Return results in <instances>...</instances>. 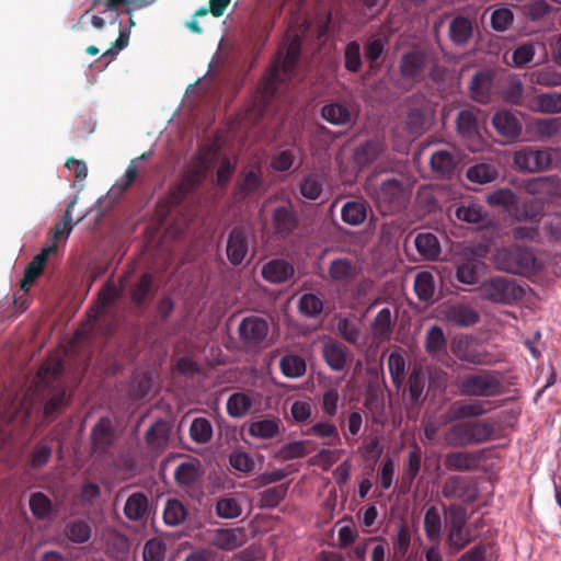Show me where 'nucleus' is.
<instances>
[{
    "instance_id": "f257e3e1",
    "label": "nucleus",
    "mask_w": 561,
    "mask_h": 561,
    "mask_svg": "<svg viewBox=\"0 0 561 561\" xmlns=\"http://www.w3.org/2000/svg\"><path fill=\"white\" fill-rule=\"evenodd\" d=\"M60 370V360L53 357L46 360L41 370L38 371V381L35 389L27 392L22 401L19 403V408L13 405L14 413L8 412L3 417L8 422L14 420L19 422H25L30 415L31 408L33 405V399L35 394H41L44 401V414L46 416H53L59 413L68 403L69 396L67 394L66 388L57 382L49 385V378L58 375Z\"/></svg>"
},
{
    "instance_id": "f03ea898",
    "label": "nucleus",
    "mask_w": 561,
    "mask_h": 561,
    "mask_svg": "<svg viewBox=\"0 0 561 561\" xmlns=\"http://www.w3.org/2000/svg\"><path fill=\"white\" fill-rule=\"evenodd\" d=\"M497 270L519 275H530L540 270V263L528 249H499L494 255Z\"/></svg>"
},
{
    "instance_id": "7ed1b4c3",
    "label": "nucleus",
    "mask_w": 561,
    "mask_h": 561,
    "mask_svg": "<svg viewBox=\"0 0 561 561\" xmlns=\"http://www.w3.org/2000/svg\"><path fill=\"white\" fill-rule=\"evenodd\" d=\"M489 252L485 244H476L465 247L458 254L456 263V278L459 283L474 285L481 273L485 270V264L481 262Z\"/></svg>"
},
{
    "instance_id": "20e7f679",
    "label": "nucleus",
    "mask_w": 561,
    "mask_h": 561,
    "mask_svg": "<svg viewBox=\"0 0 561 561\" xmlns=\"http://www.w3.org/2000/svg\"><path fill=\"white\" fill-rule=\"evenodd\" d=\"M299 51L300 38L298 35H295L287 45L286 56L284 58L278 57L274 61L267 77L265 78L262 87V94L264 98L273 96L276 91V85L289 77L290 72L295 68Z\"/></svg>"
},
{
    "instance_id": "39448f33",
    "label": "nucleus",
    "mask_w": 561,
    "mask_h": 561,
    "mask_svg": "<svg viewBox=\"0 0 561 561\" xmlns=\"http://www.w3.org/2000/svg\"><path fill=\"white\" fill-rule=\"evenodd\" d=\"M367 191L380 207H385L388 210L402 206L410 193L407 185L393 178L385 180L379 186H376L373 179H369Z\"/></svg>"
},
{
    "instance_id": "423d86ee",
    "label": "nucleus",
    "mask_w": 561,
    "mask_h": 561,
    "mask_svg": "<svg viewBox=\"0 0 561 561\" xmlns=\"http://www.w3.org/2000/svg\"><path fill=\"white\" fill-rule=\"evenodd\" d=\"M457 387L461 394L469 397H495L503 389L500 378L489 371L468 375Z\"/></svg>"
},
{
    "instance_id": "0eeeda50",
    "label": "nucleus",
    "mask_w": 561,
    "mask_h": 561,
    "mask_svg": "<svg viewBox=\"0 0 561 561\" xmlns=\"http://www.w3.org/2000/svg\"><path fill=\"white\" fill-rule=\"evenodd\" d=\"M479 291L483 299L501 304H511L524 296V290L520 286L502 277L483 282L479 287Z\"/></svg>"
},
{
    "instance_id": "6e6552de",
    "label": "nucleus",
    "mask_w": 561,
    "mask_h": 561,
    "mask_svg": "<svg viewBox=\"0 0 561 561\" xmlns=\"http://www.w3.org/2000/svg\"><path fill=\"white\" fill-rule=\"evenodd\" d=\"M447 514V543L454 552H457L469 545L472 539L470 531L466 528V511L457 505H450Z\"/></svg>"
},
{
    "instance_id": "1a4fd4ad",
    "label": "nucleus",
    "mask_w": 561,
    "mask_h": 561,
    "mask_svg": "<svg viewBox=\"0 0 561 561\" xmlns=\"http://www.w3.org/2000/svg\"><path fill=\"white\" fill-rule=\"evenodd\" d=\"M513 162L522 172L537 173L548 170L552 159L549 150L526 147L514 152Z\"/></svg>"
},
{
    "instance_id": "9d476101",
    "label": "nucleus",
    "mask_w": 561,
    "mask_h": 561,
    "mask_svg": "<svg viewBox=\"0 0 561 561\" xmlns=\"http://www.w3.org/2000/svg\"><path fill=\"white\" fill-rule=\"evenodd\" d=\"M138 172L139 165H137V160H131L125 171L124 176L110 188L104 197L96 202L94 210L98 211V217L102 216L103 208H108L111 204L117 201L121 195L135 182L138 176Z\"/></svg>"
},
{
    "instance_id": "9b49d317",
    "label": "nucleus",
    "mask_w": 561,
    "mask_h": 561,
    "mask_svg": "<svg viewBox=\"0 0 561 561\" xmlns=\"http://www.w3.org/2000/svg\"><path fill=\"white\" fill-rule=\"evenodd\" d=\"M211 165L210 150L201 153L199 157L187 168L185 176L179 186V193L185 195L205 179Z\"/></svg>"
},
{
    "instance_id": "f8f14e48",
    "label": "nucleus",
    "mask_w": 561,
    "mask_h": 561,
    "mask_svg": "<svg viewBox=\"0 0 561 561\" xmlns=\"http://www.w3.org/2000/svg\"><path fill=\"white\" fill-rule=\"evenodd\" d=\"M428 60L425 54L412 51L404 55L400 61V72L407 80L420 81L426 73Z\"/></svg>"
},
{
    "instance_id": "ddd939ff",
    "label": "nucleus",
    "mask_w": 561,
    "mask_h": 561,
    "mask_svg": "<svg viewBox=\"0 0 561 561\" xmlns=\"http://www.w3.org/2000/svg\"><path fill=\"white\" fill-rule=\"evenodd\" d=\"M450 351L460 360L469 364H480L482 362L481 354L478 351V342L476 339L459 334L450 341Z\"/></svg>"
},
{
    "instance_id": "4468645a",
    "label": "nucleus",
    "mask_w": 561,
    "mask_h": 561,
    "mask_svg": "<svg viewBox=\"0 0 561 561\" xmlns=\"http://www.w3.org/2000/svg\"><path fill=\"white\" fill-rule=\"evenodd\" d=\"M321 354L324 362L334 371H341L347 365V348L331 337H327L322 341Z\"/></svg>"
},
{
    "instance_id": "2eb2a0df",
    "label": "nucleus",
    "mask_w": 561,
    "mask_h": 561,
    "mask_svg": "<svg viewBox=\"0 0 561 561\" xmlns=\"http://www.w3.org/2000/svg\"><path fill=\"white\" fill-rule=\"evenodd\" d=\"M240 339L250 345L261 343L268 333V325L265 320L259 317H247L239 324Z\"/></svg>"
},
{
    "instance_id": "dca6fc26",
    "label": "nucleus",
    "mask_w": 561,
    "mask_h": 561,
    "mask_svg": "<svg viewBox=\"0 0 561 561\" xmlns=\"http://www.w3.org/2000/svg\"><path fill=\"white\" fill-rule=\"evenodd\" d=\"M249 253V234L241 229H233L227 241V256L233 265L241 264Z\"/></svg>"
},
{
    "instance_id": "f3484780",
    "label": "nucleus",
    "mask_w": 561,
    "mask_h": 561,
    "mask_svg": "<svg viewBox=\"0 0 561 561\" xmlns=\"http://www.w3.org/2000/svg\"><path fill=\"white\" fill-rule=\"evenodd\" d=\"M491 410L489 403L472 400L455 402L447 412V420H459L469 417H479Z\"/></svg>"
},
{
    "instance_id": "a211bd4d",
    "label": "nucleus",
    "mask_w": 561,
    "mask_h": 561,
    "mask_svg": "<svg viewBox=\"0 0 561 561\" xmlns=\"http://www.w3.org/2000/svg\"><path fill=\"white\" fill-rule=\"evenodd\" d=\"M57 245L49 244L42 249V251L33 257V260L28 263V265L25 267L24 276L21 279V289L24 291H27L33 284V282L41 275L48 255L50 253L56 252Z\"/></svg>"
},
{
    "instance_id": "6ab92c4d",
    "label": "nucleus",
    "mask_w": 561,
    "mask_h": 561,
    "mask_svg": "<svg viewBox=\"0 0 561 561\" xmlns=\"http://www.w3.org/2000/svg\"><path fill=\"white\" fill-rule=\"evenodd\" d=\"M263 278L272 284H282L290 278L295 274L294 266L282 259L271 260L262 266Z\"/></svg>"
},
{
    "instance_id": "aec40b11",
    "label": "nucleus",
    "mask_w": 561,
    "mask_h": 561,
    "mask_svg": "<svg viewBox=\"0 0 561 561\" xmlns=\"http://www.w3.org/2000/svg\"><path fill=\"white\" fill-rule=\"evenodd\" d=\"M442 493L447 499H458L471 502L476 499V489L465 478L455 476L449 478L443 486Z\"/></svg>"
},
{
    "instance_id": "412c9836",
    "label": "nucleus",
    "mask_w": 561,
    "mask_h": 561,
    "mask_svg": "<svg viewBox=\"0 0 561 561\" xmlns=\"http://www.w3.org/2000/svg\"><path fill=\"white\" fill-rule=\"evenodd\" d=\"M458 131L468 141V148L472 151L479 150L481 140L478 135V124L474 114L471 111H461L457 117Z\"/></svg>"
},
{
    "instance_id": "4be33fe9",
    "label": "nucleus",
    "mask_w": 561,
    "mask_h": 561,
    "mask_svg": "<svg viewBox=\"0 0 561 561\" xmlns=\"http://www.w3.org/2000/svg\"><path fill=\"white\" fill-rule=\"evenodd\" d=\"M92 454L102 455L113 443V430L111 421L102 417L91 431Z\"/></svg>"
},
{
    "instance_id": "5701e85b",
    "label": "nucleus",
    "mask_w": 561,
    "mask_h": 561,
    "mask_svg": "<svg viewBox=\"0 0 561 561\" xmlns=\"http://www.w3.org/2000/svg\"><path fill=\"white\" fill-rule=\"evenodd\" d=\"M543 213V201L534 198L522 204L516 202L515 206L508 209V214L518 221L538 222Z\"/></svg>"
},
{
    "instance_id": "b1692460",
    "label": "nucleus",
    "mask_w": 561,
    "mask_h": 561,
    "mask_svg": "<svg viewBox=\"0 0 561 561\" xmlns=\"http://www.w3.org/2000/svg\"><path fill=\"white\" fill-rule=\"evenodd\" d=\"M394 319L389 308H382L375 316L370 323V334L374 339L381 342L389 341L391 339Z\"/></svg>"
},
{
    "instance_id": "393cba45",
    "label": "nucleus",
    "mask_w": 561,
    "mask_h": 561,
    "mask_svg": "<svg viewBox=\"0 0 561 561\" xmlns=\"http://www.w3.org/2000/svg\"><path fill=\"white\" fill-rule=\"evenodd\" d=\"M528 107L531 111L538 113H561V92H547L538 94L529 100Z\"/></svg>"
},
{
    "instance_id": "a878e982",
    "label": "nucleus",
    "mask_w": 561,
    "mask_h": 561,
    "mask_svg": "<svg viewBox=\"0 0 561 561\" xmlns=\"http://www.w3.org/2000/svg\"><path fill=\"white\" fill-rule=\"evenodd\" d=\"M329 275L336 283H347L358 275L359 268L351 260L339 257L329 265Z\"/></svg>"
},
{
    "instance_id": "bb28decb",
    "label": "nucleus",
    "mask_w": 561,
    "mask_h": 561,
    "mask_svg": "<svg viewBox=\"0 0 561 561\" xmlns=\"http://www.w3.org/2000/svg\"><path fill=\"white\" fill-rule=\"evenodd\" d=\"M497 133L506 139H515L522 130L517 118L507 111L497 112L492 119Z\"/></svg>"
},
{
    "instance_id": "cd10ccee",
    "label": "nucleus",
    "mask_w": 561,
    "mask_h": 561,
    "mask_svg": "<svg viewBox=\"0 0 561 561\" xmlns=\"http://www.w3.org/2000/svg\"><path fill=\"white\" fill-rule=\"evenodd\" d=\"M214 545L222 550H234L245 542V534L240 528L218 529L213 539Z\"/></svg>"
},
{
    "instance_id": "c85d7f7f",
    "label": "nucleus",
    "mask_w": 561,
    "mask_h": 561,
    "mask_svg": "<svg viewBox=\"0 0 561 561\" xmlns=\"http://www.w3.org/2000/svg\"><path fill=\"white\" fill-rule=\"evenodd\" d=\"M171 425L167 421L159 420L152 424L146 433V442L153 450L167 447L170 438Z\"/></svg>"
},
{
    "instance_id": "c756f323",
    "label": "nucleus",
    "mask_w": 561,
    "mask_h": 561,
    "mask_svg": "<svg viewBox=\"0 0 561 561\" xmlns=\"http://www.w3.org/2000/svg\"><path fill=\"white\" fill-rule=\"evenodd\" d=\"M95 8L101 9V12L116 11L125 8L126 12L130 14L135 10H140L151 5L156 0H92Z\"/></svg>"
},
{
    "instance_id": "7c9ffc66",
    "label": "nucleus",
    "mask_w": 561,
    "mask_h": 561,
    "mask_svg": "<svg viewBox=\"0 0 561 561\" xmlns=\"http://www.w3.org/2000/svg\"><path fill=\"white\" fill-rule=\"evenodd\" d=\"M445 318L457 327H469L478 322L479 314L470 307L454 306L447 309Z\"/></svg>"
},
{
    "instance_id": "2f4dec72",
    "label": "nucleus",
    "mask_w": 561,
    "mask_h": 561,
    "mask_svg": "<svg viewBox=\"0 0 561 561\" xmlns=\"http://www.w3.org/2000/svg\"><path fill=\"white\" fill-rule=\"evenodd\" d=\"M480 457L472 451H454L446 455V466L453 470L467 471L477 467Z\"/></svg>"
},
{
    "instance_id": "473e14b6",
    "label": "nucleus",
    "mask_w": 561,
    "mask_h": 561,
    "mask_svg": "<svg viewBox=\"0 0 561 561\" xmlns=\"http://www.w3.org/2000/svg\"><path fill=\"white\" fill-rule=\"evenodd\" d=\"M443 439L445 445L449 447L470 446L468 422L457 423L447 428Z\"/></svg>"
},
{
    "instance_id": "72a5a7b5",
    "label": "nucleus",
    "mask_w": 561,
    "mask_h": 561,
    "mask_svg": "<svg viewBox=\"0 0 561 561\" xmlns=\"http://www.w3.org/2000/svg\"><path fill=\"white\" fill-rule=\"evenodd\" d=\"M470 445H478L495 437L494 424L490 421L468 422Z\"/></svg>"
},
{
    "instance_id": "f704fd0d",
    "label": "nucleus",
    "mask_w": 561,
    "mask_h": 561,
    "mask_svg": "<svg viewBox=\"0 0 561 561\" xmlns=\"http://www.w3.org/2000/svg\"><path fill=\"white\" fill-rule=\"evenodd\" d=\"M322 117L333 125H346L352 121L350 108L343 103H330L322 107Z\"/></svg>"
},
{
    "instance_id": "c9c22d12",
    "label": "nucleus",
    "mask_w": 561,
    "mask_h": 561,
    "mask_svg": "<svg viewBox=\"0 0 561 561\" xmlns=\"http://www.w3.org/2000/svg\"><path fill=\"white\" fill-rule=\"evenodd\" d=\"M296 218L287 206H280L273 211V226L276 232L280 234H289L296 228Z\"/></svg>"
},
{
    "instance_id": "e433bc0d",
    "label": "nucleus",
    "mask_w": 561,
    "mask_h": 561,
    "mask_svg": "<svg viewBox=\"0 0 561 561\" xmlns=\"http://www.w3.org/2000/svg\"><path fill=\"white\" fill-rule=\"evenodd\" d=\"M414 243L417 252L426 259L434 260L440 253L439 242L433 233H419Z\"/></svg>"
},
{
    "instance_id": "4c0bfd02",
    "label": "nucleus",
    "mask_w": 561,
    "mask_h": 561,
    "mask_svg": "<svg viewBox=\"0 0 561 561\" xmlns=\"http://www.w3.org/2000/svg\"><path fill=\"white\" fill-rule=\"evenodd\" d=\"M449 36L457 45L467 43L472 36V23L462 16L455 18L449 25Z\"/></svg>"
},
{
    "instance_id": "58836bf2",
    "label": "nucleus",
    "mask_w": 561,
    "mask_h": 561,
    "mask_svg": "<svg viewBox=\"0 0 561 561\" xmlns=\"http://www.w3.org/2000/svg\"><path fill=\"white\" fill-rule=\"evenodd\" d=\"M282 373L287 378H299L305 375L307 366L302 357L294 354L285 355L279 360Z\"/></svg>"
},
{
    "instance_id": "ea45409f",
    "label": "nucleus",
    "mask_w": 561,
    "mask_h": 561,
    "mask_svg": "<svg viewBox=\"0 0 561 561\" xmlns=\"http://www.w3.org/2000/svg\"><path fill=\"white\" fill-rule=\"evenodd\" d=\"M530 128L541 139L551 138L561 130V118H538L531 123Z\"/></svg>"
},
{
    "instance_id": "a19ab883",
    "label": "nucleus",
    "mask_w": 561,
    "mask_h": 561,
    "mask_svg": "<svg viewBox=\"0 0 561 561\" xmlns=\"http://www.w3.org/2000/svg\"><path fill=\"white\" fill-rule=\"evenodd\" d=\"M148 508L147 497L142 493L131 494L124 506V513L130 520H139Z\"/></svg>"
},
{
    "instance_id": "79ce46f5",
    "label": "nucleus",
    "mask_w": 561,
    "mask_h": 561,
    "mask_svg": "<svg viewBox=\"0 0 561 561\" xmlns=\"http://www.w3.org/2000/svg\"><path fill=\"white\" fill-rule=\"evenodd\" d=\"M424 530L428 540L439 543L442 533V519L436 507H430L424 516Z\"/></svg>"
},
{
    "instance_id": "37998d69",
    "label": "nucleus",
    "mask_w": 561,
    "mask_h": 561,
    "mask_svg": "<svg viewBox=\"0 0 561 561\" xmlns=\"http://www.w3.org/2000/svg\"><path fill=\"white\" fill-rule=\"evenodd\" d=\"M431 165L439 175L449 176L456 167V161L450 152L439 150L432 154Z\"/></svg>"
},
{
    "instance_id": "c03bdc74",
    "label": "nucleus",
    "mask_w": 561,
    "mask_h": 561,
    "mask_svg": "<svg viewBox=\"0 0 561 561\" xmlns=\"http://www.w3.org/2000/svg\"><path fill=\"white\" fill-rule=\"evenodd\" d=\"M497 175L496 168L488 163L476 164L467 170L468 180L478 184L492 182Z\"/></svg>"
},
{
    "instance_id": "a18cd8bd",
    "label": "nucleus",
    "mask_w": 561,
    "mask_h": 561,
    "mask_svg": "<svg viewBox=\"0 0 561 561\" xmlns=\"http://www.w3.org/2000/svg\"><path fill=\"white\" fill-rule=\"evenodd\" d=\"M456 217L465 222L469 224H484L488 218L483 213L482 207L474 203H468L460 205L455 213Z\"/></svg>"
},
{
    "instance_id": "49530a36",
    "label": "nucleus",
    "mask_w": 561,
    "mask_h": 561,
    "mask_svg": "<svg viewBox=\"0 0 561 561\" xmlns=\"http://www.w3.org/2000/svg\"><path fill=\"white\" fill-rule=\"evenodd\" d=\"M341 215L344 222L358 226L363 224L367 217L366 206L359 202H347L344 204Z\"/></svg>"
},
{
    "instance_id": "de8ad7c7",
    "label": "nucleus",
    "mask_w": 561,
    "mask_h": 561,
    "mask_svg": "<svg viewBox=\"0 0 561 561\" xmlns=\"http://www.w3.org/2000/svg\"><path fill=\"white\" fill-rule=\"evenodd\" d=\"M287 486L284 484L268 488L259 493V506L272 508L277 506L286 496Z\"/></svg>"
},
{
    "instance_id": "09e8293b",
    "label": "nucleus",
    "mask_w": 561,
    "mask_h": 561,
    "mask_svg": "<svg viewBox=\"0 0 561 561\" xmlns=\"http://www.w3.org/2000/svg\"><path fill=\"white\" fill-rule=\"evenodd\" d=\"M187 512L179 500H169L163 512V519L169 526H178L186 518Z\"/></svg>"
},
{
    "instance_id": "8fccbe9b",
    "label": "nucleus",
    "mask_w": 561,
    "mask_h": 561,
    "mask_svg": "<svg viewBox=\"0 0 561 561\" xmlns=\"http://www.w3.org/2000/svg\"><path fill=\"white\" fill-rule=\"evenodd\" d=\"M28 504L31 512L38 519L48 518L53 512L50 500L42 492L32 494Z\"/></svg>"
},
{
    "instance_id": "3c124183",
    "label": "nucleus",
    "mask_w": 561,
    "mask_h": 561,
    "mask_svg": "<svg viewBox=\"0 0 561 561\" xmlns=\"http://www.w3.org/2000/svg\"><path fill=\"white\" fill-rule=\"evenodd\" d=\"M414 289L421 300L432 299L435 293L433 275L430 272L419 273L414 279Z\"/></svg>"
},
{
    "instance_id": "603ef678",
    "label": "nucleus",
    "mask_w": 561,
    "mask_h": 561,
    "mask_svg": "<svg viewBox=\"0 0 561 561\" xmlns=\"http://www.w3.org/2000/svg\"><path fill=\"white\" fill-rule=\"evenodd\" d=\"M446 345L445 334L438 325H432L425 334L424 347L430 355L442 351Z\"/></svg>"
},
{
    "instance_id": "864d4df0",
    "label": "nucleus",
    "mask_w": 561,
    "mask_h": 561,
    "mask_svg": "<svg viewBox=\"0 0 561 561\" xmlns=\"http://www.w3.org/2000/svg\"><path fill=\"white\" fill-rule=\"evenodd\" d=\"M279 425L276 420H260L252 422L249 427L251 436L259 438H272L278 434Z\"/></svg>"
},
{
    "instance_id": "5fc2aeb1",
    "label": "nucleus",
    "mask_w": 561,
    "mask_h": 561,
    "mask_svg": "<svg viewBox=\"0 0 561 561\" xmlns=\"http://www.w3.org/2000/svg\"><path fill=\"white\" fill-rule=\"evenodd\" d=\"M388 368L394 386L400 387L405 377V360L399 352H393L388 357Z\"/></svg>"
},
{
    "instance_id": "6e6d98bb",
    "label": "nucleus",
    "mask_w": 561,
    "mask_h": 561,
    "mask_svg": "<svg viewBox=\"0 0 561 561\" xmlns=\"http://www.w3.org/2000/svg\"><path fill=\"white\" fill-rule=\"evenodd\" d=\"M252 405L251 399L244 393L232 394L227 402L228 413L233 417L244 416Z\"/></svg>"
},
{
    "instance_id": "4d7b16f0",
    "label": "nucleus",
    "mask_w": 561,
    "mask_h": 561,
    "mask_svg": "<svg viewBox=\"0 0 561 561\" xmlns=\"http://www.w3.org/2000/svg\"><path fill=\"white\" fill-rule=\"evenodd\" d=\"M191 438L199 444L207 443L213 436V427L208 420L195 419L190 427Z\"/></svg>"
},
{
    "instance_id": "13d9d810",
    "label": "nucleus",
    "mask_w": 561,
    "mask_h": 561,
    "mask_svg": "<svg viewBox=\"0 0 561 561\" xmlns=\"http://www.w3.org/2000/svg\"><path fill=\"white\" fill-rule=\"evenodd\" d=\"M167 547L163 540L152 538L148 540L142 549L144 561H163L165 558Z\"/></svg>"
},
{
    "instance_id": "bf43d9fd",
    "label": "nucleus",
    "mask_w": 561,
    "mask_h": 561,
    "mask_svg": "<svg viewBox=\"0 0 561 561\" xmlns=\"http://www.w3.org/2000/svg\"><path fill=\"white\" fill-rule=\"evenodd\" d=\"M486 202L491 206H502L507 211L516 204V196L510 188H500L486 195Z\"/></svg>"
},
{
    "instance_id": "052dcab7",
    "label": "nucleus",
    "mask_w": 561,
    "mask_h": 561,
    "mask_svg": "<svg viewBox=\"0 0 561 561\" xmlns=\"http://www.w3.org/2000/svg\"><path fill=\"white\" fill-rule=\"evenodd\" d=\"M382 146L378 142L369 141L359 146L355 151V160L358 164L365 165L379 157Z\"/></svg>"
},
{
    "instance_id": "680f3d73",
    "label": "nucleus",
    "mask_w": 561,
    "mask_h": 561,
    "mask_svg": "<svg viewBox=\"0 0 561 561\" xmlns=\"http://www.w3.org/2000/svg\"><path fill=\"white\" fill-rule=\"evenodd\" d=\"M216 513L220 518L232 519L241 515L242 508L233 497H225L217 502Z\"/></svg>"
},
{
    "instance_id": "e2e57ef3",
    "label": "nucleus",
    "mask_w": 561,
    "mask_h": 561,
    "mask_svg": "<svg viewBox=\"0 0 561 561\" xmlns=\"http://www.w3.org/2000/svg\"><path fill=\"white\" fill-rule=\"evenodd\" d=\"M426 381V374L422 368H415L409 377V394L413 402L421 398Z\"/></svg>"
},
{
    "instance_id": "0e129e2a",
    "label": "nucleus",
    "mask_w": 561,
    "mask_h": 561,
    "mask_svg": "<svg viewBox=\"0 0 561 561\" xmlns=\"http://www.w3.org/2000/svg\"><path fill=\"white\" fill-rule=\"evenodd\" d=\"M539 43L528 42L519 45L512 54L513 65L516 68H522L530 62L536 53V45Z\"/></svg>"
},
{
    "instance_id": "69168bd1",
    "label": "nucleus",
    "mask_w": 561,
    "mask_h": 561,
    "mask_svg": "<svg viewBox=\"0 0 561 561\" xmlns=\"http://www.w3.org/2000/svg\"><path fill=\"white\" fill-rule=\"evenodd\" d=\"M411 542V534L405 523H400L397 527V534L393 540V550L396 556L403 557Z\"/></svg>"
},
{
    "instance_id": "338daca9",
    "label": "nucleus",
    "mask_w": 561,
    "mask_h": 561,
    "mask_svg": "<svg viewBox=\"0 0 561 561\" xmlns=\"http://www.w3.org/2000/svg\"><path fill=\"white\" fill-rule=\"evenodd\" d=\"M344 66L348 71L357 72L362 66L360 47L357 42L346 45L344 51Z\"/></svg>"
},
{
    "instance_id": "774afa93",
    "label": "nucleus",
    "mask_w": 561,
    "mask_h": 561,
    "mask_svg": "<svg viewBox=\"0 0 561 561\" xmlns=\"http://www.w3.org/2000/svg\"><path fill=\"white\" fill-rule=\"evenodd\" d=\"M533 81L543 87H559L561 85V73L552 68H543L533 72Z\"/></svg>"
}]
</instances>
